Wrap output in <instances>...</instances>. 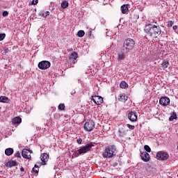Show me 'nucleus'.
Segmentation results:
<instances>
[{
	"instance_id": "obj_16",
	"label": "nucleus",
	"mask_w": 178,
	"mask_h": 178,
	"mask_svg": "<svg viewBox=\"0 0 178 178\" xmlns=\"http://www.w3.org/2000/svg\"><path fill=\"white\" fill-rule=\"evenodd\" d=\"M78 58V54L76 51H72L70 56V59H72L73 60V63H74V62H76V60Z\"/></svg>"
},
{
	"instance_id": "obj_9",
	"label": "nucleus",
	"mask_w": 178,
	"mask_h": 178,
	"mask_svg": "<svg viewBox=\"0 0 178 178\" xmlns=\"http://www.w3.org/2000/svg\"><path fill=\"white\" fill-rule=\"evenodd\" d=\"M128 119L130 122H137L138 116L137 113L134 111H129L128 113Z\"/></svg>"
},
{
	"instance_id": "obj_22",
	"label": "nucleus",
	"mask_w": 178,
	"mask_h": 178,
	"mask_svg": "<svg viewBox=\"0 0 178 178\" xmlns=\"http://www.w3.org/2000/svg\"><path fill=\"white\" fill-rule=\"evenodd\" d=\"M0 102H2L3 104H8V102H9V99L5 96H1Z\"/></svg>"
},
{
	"instance_id": "obj_41",
	"label": "nucleus",
	"mask_w": 178,
	"mask_h": 178,
	"mask_svg": "<svg viewBox=\"0 0 178 178\" xmlns=\"http://www.w3.org/2000/svg\"><path fill=\"white\" fill-rule=\"evenodd\" d=\"M8 51H9V49L8 48H6L4 49V53L8 54Z\"/></svg>"
},
{
	"instance_id": "obj_44",
	"label": "nucleus",
	"mask_w": 178,
	"mask_h": 178,
	"mask_svg": "<svg viewBox=\"0 0 178 178\" xmlns=\"http://www.w3.org/2000/svg\"><path fill=\"white\" fill-rule=\"evenodd\" d=\"M91 31H90L89 32H88V35H90V37H91Z\"/></svg>"
},
{
	"instance_id": "obj_34",
	"label": "nucleus",
	"mask_w": 178,
	"mask_h": 178,
	"mask_svg": "<svg viewBox=\"0 0 178 178\" xmlns=\"http://www.w3.org/2000/svg\"><path fill=\"white\" fill-rule=\"evenodd\" d=\"M15 158H22V156L20 155V152H17L15 154Z\"/></svg>"
},
{
	"instance_id": "obj_11",
	"label": "nucleus",
	"mask_w": 178,
	"mask_h": 178,
	"mask_svg": "<svg viewBox=\"0 0 178 178\" xmlns=\"http://www.w3.org/2000/svg\"><path fill=\"white\" fill-rule=\"evenodd\" d=\"M33 153V151L24 149L22 152V155L25 159H31V154Z\"/></svg>"
},
{
	"instance_id": "obj_13",
	"label": "nucleus",
	"mask_w": 178,
	"mask_h": 178,
	"mask_svg": "<svg viewBox=\"0 0 178 178\" xmlns=\"http://www.w3.org/2000/svg\"><path fill=\"white\" fill-rule=\"evenodd\" d=\"M40 159L42 161V162L40 163H42V165H47L46 162H48V159H49V156L47 153H43L40 156Z\"/></svg>"
},
{
	"instance_id": "obj_7",
	"label": "nucleus",
	"mask_w": 178,
	"mask_h": 178,
	"mask_svg": "<svg viewBox=\"0 0 178 178\" xmlns=\"http://www.w3.org/2000/svg\"><path fill=\"white\" fill-rule=\"evenodd\" d=\"M38 66L40 70H45L51 67V63L48 60H42L38 63Z\"/></svg>"
},
{
	"instance_id": "obj_38",
	"label": "nucleus",
	"mask_w": 178,
	"mask_h": 178,
	"mask_svg": "<svg viewBox=\"0 0 178 178\" xmlns=\"http://www.w3.org/2000/svg\"><path fill=\"white\" fill-rule=\"evenodd\" d=\"M173 24H174L173 21H170V22H168V26H169V27H172V26H173Z\"/></svg>"
},
{
	"instance_id": "obj_31",
	"label": "nucleus",
	"mask_w": 178,
	"mask_h": 178,
	"mask_svg": "<svg viewBox=\"0 0 178 178\" xmlns=\"http://www.w3.org/2000/svg\"><path fill=\"white\" fill-rule=\"evenodd\" d=\"M65 108V104H60L58 105V109H59L60 111H64Z\"/></svg>"
},
{
	"instance_id": "obj_10",
	"label": "nucleus",
	"mask_w": 178,
	"mask_h": 178,
	"mask_svg": "<svg viewBox=\"0 0 178 178\" xmlns=\"http://www.w3.org/2000/svg\"><path fill=\"white\" fill-rule=\"evenodd\" d=\"M140 158L143 162H149V159H151V157L149 156V154L148 152L143 151H140Z\"/></svg>"
},
{
	"instance_id": "obj_25",
	"label": "nucleus",
	"mask_w": 178,
	"mask_h": 178,
	"mask_svg": "<svg viewBox=\"0 0 178 178\" xmlns=\"http://www.w3.org/2000/svg\"><path fill=\"white\" fill-rule=\"evenodd\" d=\"M118 99H119V101L126 102V101H127V96H126L125 95H120L118 96Z\"/></svg>"
},
{
	"instance_id": "obj_18",
	"label": "nucleus",
	"mask_w": 178,
	"mask_h": 178,
	"mask_svg": "<svg viewBox=\"0 0 178 178\" xmlns=\"http://www.w3.org/2000/svg\"><path fill=\"white\" fill-rule=\"evenodd\" d=\"M15 151L13 150V148L8 147L5 149V154L7 155V156H10L12 154H13Z\"/></svg>"
},
{
	"instance_id": "obj_15",
	"label": "nucleus",
	"mask_w": 178,
	"mask_h": 178,
	"mask_svg": "<svg viewBox=\"0 0 178 178\" xmlns=\"http://www.w3.org/2000/svg\"><path fill=\"white\" fill-rule=\"evenodd\" d=\"M7 168H13V166H17V163L15 161H10L6 163Z\"/></svg>"
},
{
	"instance_id": "obj_26",
	"label": "nucleus",
	"mask_w": 178,
	"mask_h": 178,
	"mask_svg": "<svg viewBox=\"0 0 178 178\" xmlns=\"http://www.w3.org/2000/svg\"><path fill=\"white\" fill-rule=\"evenodd\" d=\"M69 6V2H67V1H63L61 3V8L63 9H66V8H67Z\"/></svg>"
},
{
	"instance_id": "obj_42",
	"label": "nucleus",
	"mask_w": 178,
	"mask_h": 178,
	"mask_svg": "<svg viewBox=\"0 0 178 178\" xmlns=\"http://www.w3.org/2000/svg\"><path fill=\"white\" fill-rule=\"evenodd\" d=\"M173 30H177V26H172Z\"/></svg>"
},
{
	"instance_id": "obj_14",
	"label": "nucleus",
	"mask_w": 178,
	"mask_h": 178,
	"mask_svg": "<svg viewBox=\"0 0 178 178\" xmlns=\"http://www.w3.org/2000/svg\"><path fill=\"white\" fill-rule=\"evenodd\" d=\"M42 163H37V164H35L34 167L32 169V172L35 173V175H38V172H40V168H41Z\"/></svg>"
},
{
	"instance_id": "obj_3",
	"label": "nucleus",
	"mask_w": 178,
	"mask_h": 178,
	"mask_svg": "<svg viewBox=\"0 0 178 178\" xmlns=\"http://www.w3.org/2000/svg\"><path fill=\"white\" fill-rule=\"evenodd\" d=\"M136 42H134V40L131 38H127L124 41L122 51H124V52L126 54H129V51H131V49L134 48Z\"/></svg>"
},
{
	"instance_id": "obj_30",
	"label": "nucleus",
	"mask_w": 178,
	"mask_h": 178,
	"mask_svg": "<svg viewBox=\"0 0 178 178\" xmlns=\"http://www.w3.org/2000/svg\"><path fill=\"white\" fill-rule=\"evenodd\" d=\"M144 149L146 151V152H151V147L148 145H145L144 146Z\"/></svg>"
},
{
	"instance_id": "obj_2",
	"label": "nucleus",
	"mask_w": 178,
	"mask_h": 178,
	"mask_svg": "<svg viewBox=\"0 0 178 178\" xmlns=\"http://www.w3.org/2000/svg\"><path fill=\"white\" fill-rule=\"evenodd\" d=\"M116 155V146L112 145L105 148L103 153V158H113Z\"/></svg>"
},
{
	"instance_id": "obj_20",
	"label": "nucleus",
	"mask_w": 178,
	"mask_h": 178,
	"mask_svg": "<svg viewBox=\"0 0 178 178\" xmlns=\"http://www.w3.org/2000/svg\"><path fill=\"white\" fill-rule=\"evenodd\" d=\"M176 119H177V114L176 112H173L169 118V121L173 122L174 120H176Z\"/></svg>"
},
{
	"instance_id": "obj_45",
	"label": "nucleus",
	"mask_w": 178,
	"mask_h": 178,
	"mask_svg": "<svg viewBox=\"0 0 178 178\" xmlns=\"http://www.w3.org/2000/svg\"><path fill=\"white\" fill-rule=\"evenodd\" d=\"M113 166H118V163H115Z\"/></svg>"
},
{
	"instance_id": "obj_1",
	"label": "nucleus",
	"mask_w": 178,
	"mask_h": 178,
	"mask_svg": "<svg viewBox=\"0 0 178 178\" xmlns=\"http://www.w3.org/2000/svg\"><path fill=\"white\" fill-rule=\"evenodd\" d=\"M144 31L147 37L150 38H158L162 33L159 25H154L152 24H146L145 25Z\"/></svg>"
},
{
	"instance_id": "obj_8",
	"label": "nucleus",
	"mask_w": 178,
	"mask_h": 178,
	"mask_svg": "<svg viewBox=\"0 0 178 178\" xmlns=\"http://www.w3.org/2000/svg\"><path fill=\"white\" fill-rule=\"evenodd\" d=\"M91 99L96 105H101L104 102V98L101 96H92Z\"/></svg>"
},
{
	"instance_id": "obj_4",
	"label": "nucleus",
	"mask_w": 178,
	"mask_h": 178,
	"mask_svg": "<svg viewBox=\"0 0 178 178\" xmlns=\"http://www.w3.org/2000/svg\"><path fill=\"white\" fill-rule=\"evenodd\" d=\"M92 147H94V144H92V143H89L86 144L85 146L81 147V148L78 149V152H79L81 155L83 154H87L88 151H91Z\"/></svg>"
},
{
	"instance_id": "obj_24",
	"label": "nucleus",
	"mask_w": 178,
	"mask_h": 178,
	"mask_svg": "<svg viewBox=\"0 0 178 178\" xmlns=\"http://www.w3.org/2000/svg\"><path fill=\"white\" fill-rule=\"evenodd\" d=\"M161 66L163 67V70L168 69V67H169V61H163V63H161Z\"/></svg>"
},
{
	"instance_id": "obj_6",
	"label": "nucleus",
	"mask_w": 178,
	"mask_h": 178,
	"mask_svg": "<svg viewBox=\"0 0 178 178\" xmlns=\"http://www.w3.org/2000/svg\"><path fill=\"white\" fill-rule=\"evenodd\" d=\"M156 158L159 161H166L169 159V154L166 152L160 151L157 152Z\"/></svg>"
},
{
	"instance_id": "obj_19",
	"label": "nucleus",
	"mask_w": 178,
	"mask_h": 178,
	"mask_svg": "<svg viewBox=\"0 0 178 178\" xmlns=\"http://www.w3.org/2000/svg\"><path fill=\"white\" fill-rule=\"evenodd\" d=\"M124 54H126V51L122 49V51L118 53V60H123L124 59Z\"/></svg>"
},
{
	"instance_id": "obj_27",
	"label": "nucleus",
	"mask_w": 178,
	"mask_h": 178,
	"mask_svg": "<svg viewBox=\"0 0 178 178\" xmlns=\"http://www.w3.org/2000/svg\"><path fill=\"white\" fill-rule=\"evenodd\" d=\"M80 152H79V150H73L72 151V156L74 158H77V156H80Z\"/></svg>"
},
{
	"instance_id": "obj_12",
	"label": "nucleus",
	"mask_w": 178,
	"mask_h": 178,
	"mask_svg": "<svg viewBox=\"0 0 178 178\" xmlns=\"http://www.w3.org/2000/svg\"><path fill=\"white\" fill-rule=\"evenodd\" d=\"M159 104L163 106H166L170 104V99L168 97H163L159 99Z\"/></svg>"
},
{
	"instance_id": "obj_21",
	"label": "nucleus",
	"mask_w": 178,
	"mask_h": 178,
	"mask_svg": "<svg viewBox=\"0 0 178 178\" xmlns=\"http://www.w3.org/2000/svg\"><path fill=\"white\" fill-rule=\"evenodd\" d=\"M120 10L122 13L124 14L127 12H129V7H127V5L124 4L121 6Z\"/></svg>"
},
{
	"instance_id": "obj_17",
	"label": "nucleus",
	"mask_w": 178,
	"mask_h": 178,
	"mask_svg": "<svg viewBox=\"0 0 178 178\" xmlns=\"http://www.w3.org/2000/svg\"><path fill=\"white\" fill-rule=\"evenodd\" d=\"M13 124H20L22 123V118L20 117H15L12 120Z\"/></svg>"
},
{
	"instance_id": "obj_43",
	"label": "nucleus",
	"mask_w": 178,
	"mask_h": 178,
	"mask_svg": "<svg viewBox=\"0 0 178 178\" xmlns=\"http://www.w3.org/2000/svg\"><path fill=\"white\" fill-rule=\"evenodd\" d=\"M20 172H24V168L22 167V168H20Z\"/></svg>"
},
{
	"instance_id": "obj_39",
	"label": "nucleus",
	"mask_w": 178,
	"mask_h": 178,
	"mask_svg": "<svg viewBox=\"0 0 178 178\" xmlns=\"http://www.w3.org/2000/svg\"><path fill=\"white\" fill-rule=\"evenodd\" d=\"M44 16L45 17H47V16H49V11H46V13H44Z\"/></svg>"
},
{
	"instance_id": "obj_33",
	"label": "nucleus",
	"mask_w": 178,
	"mask_h": 178,
	"mask_svg": "<svg viewBox=\"0 0 178 178\" xmlns=\"http://www.w3.org/2000/svg\"><path fill=\"white\" fill-rule=\"evenodd\" d=\"M127 127H128V129H130V130H134V129H136V127H134V125H131L130 124H127Z\"/></svg>"
},
{
	"instance_id": "obj_40",
	"label": "nucleus",
	"mask_w": 178,
	"mask_h": 178,
	"mask_svg": "<svg viewBox=\"0 0 178 178\" xmlns=\"http://www.w3.org/2000/svg\"><path fill=\"white\" fill-rule=\"evenodd\" d=\"M40 16H42V17H45V13H40Z\"/></svg>"
},
{
	"instance_id": "obj_23",
	"label": "nucleus",
	"mask_w": 178,
	"mask_h": 178,
	"mask_svg": "<svg viewBox=\"0 0 178 178\" xmlns=\"http://www.w3.org/2000/svg\"><path fill=\"white\" fill-rule=\"evenodd\" d=\"M120 87L121 88L126 89V88H127V87H129V84H127V83H126V81H122L120 84Z\"/></svg>"
},
{
	"instance_id": "obj_28",
	"label": "nucleus",
	"mask_w": 178,
	"mask_h": 178,
	"mask_svg": "<svg viewBox=\"0 0 178 178\" xmlns=\"http://www.w3.org/2000/svg\"><path fill=\"white\" fill-rule=\"evenodd\" d=\"M85 34H86V32H84V31H83V30H80V31H79L78 33H77V35H78V37H79L80 38L84 37Z\"/></svg>"
},
{
	"instance_id": "obj_37",
	"label": "nucleus",
	"mask_w": 178,
	"mask_h": 178,
	"mask_svg": "<svg viewBox=\"0 0 178 178\" xmlns=\"http://www.w3.org/2000/svg\"><path fill=\"white\" fill-rule=\"evenodd\" d=\"M76 142L78 143V144H81V143H83V139L79 138L76 140Z\"/></svg>"
},
{
	"instance_id": "obj_29",
	"label": "nucleus",
	"mask_w": 178,
	"mask_h": 178,
	"mask_svg": "<svg viewBox=\"0 0 178 178\" xmlns=\"http://www.w3.org/2000/svg\"><path fill=\"white\" fill-rule=\"evenodd\" d=\"M31 111H33V108L32 107H26L25 108V113H31Z\"/></svg>"
},
{
	"instance_id": "obj_36",
	"label": "nucleus",
	"mask_w": 178,
	"mask_h": 178,
	"mask_svg": "<svg viewBox=\"0 0 178 178\" xmlns=\"http://www.w3.org/2000/svg\"><path fill=\"white\" fill-rule=\"evenodd\" d=\"M2 15H3V17H6V16H8V15H9V13H8V11H3Z\"/></svg>"
},
{
	"instance_id": "obj_5",
	"label": "nucleus",
	"mask_w": 178,
	"mask_h": 178,
	"mask_svg": "<svg viewBox=\"0 0 178 178\" xmlns=\"http://www.w3.org/2000/svg\"><path fill=\"white\" fill-rule=\"evenodd\" d=\"M83 128L86 131H92L95 129V122L90 120L84 124Z\"/></svg>"
},
{
	"instance_id": "obj_35",
	"label": "nucleus",
	"mask_w": 178,
	"mask_h": 178,
	"mask_svg": "<svg viewBox=\"0 0 178 178\" xmlns=\"http://www.w3.org/2000/svg\"><path fill=\"white\" fill-rule=\"evenodd\" d=\"M38 3V0H33L31 5H37Z\"/></svg>"
},
{
	"instance_id": "obj_32",
	"label": "nucleus",
	"mask_w": 178,
	"mask_h": 178,
	"mask_svg": "<svg viewBox=\"0 0 178 178\" xmlns=\"http://www.w3.org/2000/svg\"><path fill=\"white\" fill-rule=\"evenodd\" d=\"M6 37V34L0 33V41H3V40H5Z\"/></svg>"
}]
</instances>
